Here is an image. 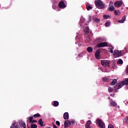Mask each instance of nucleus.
Instances as JSON below:
<instances>
[{
	"label": "nucleus",
	"mask_w": 128,
	"mask_h": 128,
	"mask_svg": "<svg viewBox=\"0 0 128 128\" xmlns=\"http://www.w3.org/2000/svg\"><path fill=\"white\" fill-rule=\"evenodd\" d=\"M128 84V78L124 81L120 82V83L117 84L114 86V90H120L122 88L123 86H127Z\"/></svg>",
	"instance_id": "obj_1"
},
{
	"label": "nucleus",
	"mask_w": 128,
	"mask_h": 128,
	"mask_svg": "<svg viewBox=\"0 0 128 128\" xmlns=\"http://www.w3.org/2000/svg\"><path fill=\"white\" fill-rule=\"evenodd\" d=\"M95 4L98 8H100V10H102V8H104V4L102 2L101 0L95 1Z\"/></svg>",
	"instance_id": "obj_2"
},
{
	"label": "nucleus",
	"mask_w": 128,
	"mask_h": 128,
	"mask_svg": "<svg viewBox=\"0 0 128 128\" xmlns=\"http://www.w3.org/2000/svg\"><path fill=\"white\" fill-rule=\"evenodd\" d=\"M101 64L103 66H108L110 68V62L108 60H101Z\"/></svg>",
	"instance_id": "obj_3"
},
{
	"label": "nucleus",
	"mask_w": 128,
	"mask_h": 128,
	"mask_svg": "<svg viewBox=\"0 0 128 128\" xmlns=\"http://www.w3.org/2000/svg\"><path fill=\"white\" fill-rule=\"evenodd\" d=\"M96 122H97V124H98L99 128H106V125L104 124V122L102 120L97 119Z\"/></svg>",
	"instance_id": "obj_4"
},
{
	"label": "nucleus",
	"mask_w": 128,
	"mask_h": 128,
	"mask_svg": "<svg viewBox=\"0 0 128 128\" xmlns=\"http://www.w3.org/2000/svg\"><path fill=\"white\" fill-rule=\"evenodd\" d=\"M114 58H120L122 56V52L118 51V50H114Z\"/></svg>",
	"instance_id": "obj_5"
},
{
	"label": "nucleus",
	"mask_w": 128,
	"mask_h": 128,
	"mask_svg": "<svg viewBox=\"0 0 128 128\" xmlns=\"http://www.w3.org/2000/svg\"><path fill=\"white\" fill-rule=\"evenodd\" d=\"M97 46L98 48H106V46H108V42H100L97 44Z\"/></svg>",
	"instance_id": "obj_6"
},
{
	"label": "nucleus",
	"mask_w": 128,
	"mask_h": 128,
	"mask_svg": "<svg viewBox=\"0 0 128 128\" xmlns=\"http://www.w3.org/2000/svg\"><path fill=\"white\" fill-rule=\"evenodd\" d=\"M122 1H116L114 2V6L116 8H120L121 6H122Z\"/></svg>",
	"instance_id": "obj_7"
},
{
	"label": "nucleus",
	"mask_w": 128,
	"mask_h": 128,
	"mask_svg": "<svg viewBox=\"0 0 128 128\" xmlns=\"http://www.w3.org/2000/svg\"><path fill=\"white\" fill-rule=\"evenodd\" d=\"M66 6L63 1H61L59 2L58 8H64Z\"/></svg>",
	"instance_id": "obj_8"
},
{
	"label": "nucleus",
	"mask_w": 128,
	"mask_h": 128,
	"mask_svg": "<svg viewBox=\"0 0 128 128\" xmlns=\"http://www.w3.org/2000/svg\"><path fill=\"white\" fill-rule=\"evenodd\" d=\"M64 128H68L70 126V121L66 120L64 122Z\"/></svg>",
	"instance_id": "obj_9"
},
{
	"label": "nucleus",
	"mask_w": 128,
	"mask_h": 128,
	"mask_svg": "<svg viewBox=\"0 0 128 128\" xmlns=\"http://www.w3.org/2000/svg\"><path fill=\"white\" fill-rule=\"evenodd\" d=\"M20 128H26V123L24 121L19 122Z\"/></svg>",
	"instance_id": "obj_10"
},
{
	"label": "nucleus",
	"mask_w": 128,
	"mask_h": 128,
	"mask_svg": "<svg viewBox=\"0 0 128 128\" xmlns=\"http://www.w3.org/2000/svg\"><path fill=\"white\" fill-rule=\"evenodd\" d=\"M100 51L97 50L95 53V58L98 60L100 58Z\"/></svg>",
	"instance_id": "obj_11"
},
{
	"label": "nucleus",
	"mask_w": 128,
	"mask_h": 128,
	"mask_svg": "<svg viewBox=\"0 0 128 128\" xmlns=\"http://www.w3.org/2000/svg\"><path fill=\"white\" fill-rule=\"evenodd\" d=\"M90 124H92V121L90 120H88L85 126L86 128H90Z\"/></svg>",
	"instance_id": "obj_12"
},
{
	"label": "nucleus",
	"mask_w": 128,
	"mask_h": 128,
	"mask_svg": "<svg viewBox=\"0 0 128 128\" xmlns=\"http://www.w3.org/2000/svg\"><path fill=\"white\" fill-rule=\"evenodd\" d=\"M10 128H20V126L16 123H14L12 124Z\"/></svg>",
	"instance_id": "obj_13"
},
{
	"label": "nucleus",
	"mask_w": 128,
	"mask_h": 128,
	"mask_svg": "<svg viewBox=\"0 0 128 128\" xmlns=\"http://www.w3.org/2000/svg\"><path fill=\"white\" fill-rule=\"evenodd\" d=\"M64 120H68V112H66L64 114Z\"/></svg>",
	"instance_id": "obj_14"
},
{
	"label": "nucleus",
	"mask_w": 128,
	"mask_h": 128,
	"mask_svg": "<svg viewBox=\"0 0 128 128\" xmlns=\"http://www.w3.org/2000/svg\"><path fill=\"white\" fill-rule=\"evenodd\" d=\"M116 82H118V80L114 79V80H112V81L110 83V86H114V84H116Z\"/></svg>",
	"instance_id": "obj_15"
},
{
	"label": "nucleus",
	"mask_w": 128,
	"mask_h": 128,
	"mask_svg": "<svg viewBox=\"0 0 128 128\" xmlns=\"http://www.w3.org/2000/svg\"><path fill=\"white\" fill-rule=\"evenodd\" d=\"M38 122L40 126H44V122H42V119H40Z\"/></svg>",
	"instance_id": "obj_16"
},
{
	"label": "nucleus",
	"mask_w": 128,
	"mask_h": 128,
	"mask_svg": "<svg viewBox=\"0 0 128 128\" xmlns=\"http://www.w3.org/2000/svg\"><path fill=\"white\" fill-rule=\"evenodd\" d=\"M60 104V103L58 101H54L53 104V106L56 107L58 106V105Z\"/></svg>",
	"instance_id": "obj_17"
},
{
	"label": "nucleus",
	"mask_w": 128,
	"mask_h": 128,
	"mask_svg": "<svg viewBox=\"0 0 128 128\" xmlns=\"http://www.w3.org/2000/svg\"><path fill=\"white\" fill-rule=\"evenodd\" d=\"M124 20H126V16H124L122 20H118V22L122 24L124 22Z\"/></svg>",
	"instance_id": "obj_18"
},
{
	"label": "nucleus",
	"mask_w": 128,
	"mask_h": 128,
	"mask_svg": "<svg viewBox=\"0 0 128 128\" xmlns=\"http://www.w3.org/2000/svg\"><path fill=\"white\" fill-rule=\"evenodd\" d=\"M110 104L111 106H118L116 102H114L113 100H111Z\"/></svg>",
	"instance_id": "obj_19"
},
{
	"label": "nucleus",
	"mask_w": 128,
	"mask_h": 128,
	"mask_svg": "<svg viewBox=\"0 0 128 128\" xmlns=\"http://www.w3.org/2000/svg\"><path fill=\"white\" fill-rule=\"evenodd\" d=\"M110 18V16L109 15H103V18L104 20H108V18Z\"/></svg>",
	"instance_id": "obj_20"
},
{
	"label": "nucleus",
	"mask_w": 128,
	"mask_h": 128,
	"mask_svg": "<svg viewBox=\"0 0 128 128\" xmlns=\"http://www.w3.org/2000/svg\"><path fill=\"white\" fill-rule=\"evenodd\" d=\"M124 64V61L122 59H120L118 62H117V64Z\"/></svg>",
	"instance_id": "obj_21"
},
{
	"label": "nucleus",
	"mask_w": 128,
	"mask_h": 128,
	"mask_svg": "<svg viewBox=\"0 0 128 128\" xmlns=\"http://www.w3.org/2000/svg\"><path fill=\"white\" fill-rule=\"evenodd\" d=\"M84 31L85 32H86V34H88V32H90V28H88V27H86Z\"/></svg>",
	"instance_id": "obj_22"
},
{
	"label": "nucleus",
	"mask_w": 128,
	"mask_h": 128,
	"mask_svg": "<svg viewBox=\"0 0 128 128\" xmlns=\"http://www.w3.org/2000/svg\"><path fill=\"white\" fill-rule=\"evenodd\" d=\"M87 51L88 52H92V48L88 47L87 48Z\"/></svg>",
	"instance_id": "obj_23"
},
{
	"label": "nucleus",
	"mask_w": 128,
	"mask_h": 128,
	"mask_svg": "<svg viewBox=\"0 0 128 128\" xmlns=\"http://www.w3.org/2000/svg\"><path fill=\"white\" fill-rule=\"evenodd\" d=\"M110 26V22L108 21H106V23L105 24V26L108 28V26Z\"/></svg>",
	"instance_id": "obj_24"
},
{
	"label": "nucleus",
	"mask_w": 128,
	"mask_h": 128,
	"mask_svg": "<svg viewBox=\"0 0 128 128\" xmlns=\"http://www.w3.org/2000/svg\"><path fill=\"white\" fill-rule=\"evenodd\" d=\"M114 47H112L111 48H109V52H110L111 54H112V52H114Z\"/></svg>",
	"instance_id": "obj_25"
},
{
	"label": "nucleus",
	"mask_w": 128,
	"mask_h": 128,
	"mask_svg": "<svg viewBox=\"0 0 128 128\" xmlns=\"http://www.w3.org/2000/svg\"><path fill=\"white\" fill-rule=\"evenodd\" d=\"M94 20L95 22H100V20L98 18H95L94 19Z\"/></svg>",
	"instance_id": "obj_26"
},
{
	"label": "nucleus",
	"mask_w": 128,
	"mask_h": 128,
	"mask_svg": "<svg viewBox=\"0 0 128 128\" xmlns=\"http://www.w3.org/2000/svg\"><path fill=\"white\" fill-rule=\"evenodd\" d=\"M86 8L88 10H92V7L90 6H86Z\"/></svg>",
	"instance_id": "obj_27"
},
{
	"label": "nucleus",
	"mask_w": 128,
	"mask_h": 128,
	"mask_svg": "<svg viewBox=\"0 0 128 128\" xmlns=\"http://www.w3.org/2000/svg\"><path fill=\"white\" fill-rule=\"evenodd\" d=\"M110 10H114V6H110L109 8Z\"/></svg>",
	"instance_id": "obj_28"
},
{
	"label": "nucleus",
	"mask_w": 128,
	"mask_h": 128,
	"mask_svg": "<svg viewBox=\"0 0 128 128\" xmlns=\"http://www.w3.org/2000/svg\"><path fill=\"white\" fill-rule=\"evenodd\" d=\"M114 14L116 16H120V12L116 10H114Z\"/></svg>",
	"instance_id": "obj_29"
},
{
	"label": "nucleus",
	"mask_w": 128,
	"mask_h": 128,
	"mask_svg": "<svg viewBox=\"0 0 128 128\" xmlns=\"http://www.w3.org/2000/svg\"><path fill=\"white\" fill-rule=\"evenodd\" d=\"M40 114H36L34 116V118H40Z\"/></svg>",
	"instance_id": "obj_30"
},
{
	"label": "nucleus",
	"mask_w": 128,
	"mask_h": 128,
	"mask_svg": "<svg viewBox=\"0 0 128 128\" xmlns=\"http://www.w3.org/2000/svg\"><path fill=\"white\" fill-rule=\"evenodd\" d=\"M31 128H38V126H36V124H32L31 125Z\"/></svg>",
	"instance_id": "obj_31"
},
{
	"label": "nucleus",
	"mask_w": 128,
	"mask_h": 128,
	"mask_svg": "<svg viewBox=\"0 0 128 128\" xmlns=\"http://www.w3.org/2000/svg\"><path fill=\"white\" fill-rule=\"evenodd\" d=\"M92 22V16H89L88 18V22Z\"/></svg>",
	"instance_id": "obj_32"
},
{
	"label": "nucleus",
	"mask_w": 128,
	"mask_h": 128,
	"mask_svg": "<svg viewBox=\"0 0 128 128\" xmlns=\"http://www.w3.org/2000/svg\"><path fill=\"white\" fill-rule=\"evenodd\" d=\"M108 90L109 92H112V91L114 90L111 87H109Z\"/></svg>",
	"instance_id": "obj_33"
},
{
	"label": "nucleus",
	"mask_w": 128,
	"mask_h": 128,
	"mask_svg": "<svg viewBox=\"0 0 128 128\" xmlns=\"http://www.w3.org/2000/svg\"><path fill=\"white\" fill-rule=\"evenodd\" d=\"M84 22V18H82L80 21V24H82L83 22Z\"/></svg>",
	"instance_id": "obj_34"
},
{
	"label": "nucleus",
	"mask_w": 128,
	"mask_h": 128,
	"mask_svg": "<svg viewBox=\"0 0 128 128\" xmlns=\"http://www.w3.org/2000/svg\"><path fill=\"white\" fill-rule=\"evenodd\" d=\"M102 81L103 82H108V79L106 78H102Z\"/></svg>",
	"instance_id": "obj_35"
},
{
	"label": "nucleus",
	"mask_w": 128,
	"mask_h": 128,
	"mask_svg": "<svg viewBox=\"0 0 128 128\" xmlns=\"http://www.w3.org/2000/svg\"><path fill=\"white\" fill-rule=\"evenodd\" d=\"M33 118H34V117H32V116H30V117L28 118V119H29L30 120V123H31L32 122Z\"/></svg>",
	"instance_id": "obj_36"
},
{
	"label": "nucleus",
	"mask_w": 128,
	"mask_h": 128,
	"mask_svg": "<svg viewBox=\"0 0 128 128\" xmlns=\"http://www.w3.org/2000/svg\"><path fill=\"white\" fill-rule=\"evenodd\" d=\"M108 128H114V126H112V124H110L108 126Z\"/></svg>",
	"instance_id": "obj_37"
},
{
	"label": "nucleus",
	"mask_w": 128,
	"mask_h": 128,
	"mask_svg": "<svg viewBox=\"0 0 128 128\" xmlns=\"http://www.w3.org/2000/svg\"><path fill=\"white\" fill-rule=\"evenodd\" d=\"M34 122H38V121L36 120H32L30 124H34Z\"/></svg>",
	"instance_id": "obj_38"
},
{
	"label": "nucleus",
	"mask_w": 128,
	"mask_h": 128,
	"mask_svg": "<svg viewBox=\"0 0 128 128\" xmlns=\"http://www.w3.org/2000/svg\"><path fill=\"white\" fill-rule=\"evenodd\" d=\"M56 124H57V126H60V122L59 121H56Z\"/></svg>",
	"instance_id": "obj_39"
},
{
	"label": "nucleus",
	"mask_w": 128,
	"mask_h": 128,
	"mask_svg": "<svg viewBox=\"0 0 128 128\" xmlns=\"http://www.w3.org/2000/svg\"><path fill=\"white\" fill-rule=\"evenodd\" d=\"M70 124H74V122H76L74 121V120H70Z\"/></svg>",
	"instance_id": "obj_40"
},
{
	"label": "nucleus",
	"mask_w": 128,
	"mask_h": 128,
	"mask_svg": "<svg viewBox=\"0 0 128 128\" xmlns=\"http://www.w3.org/2000/svg\"><path fill=\"white\" fill-rule=\"evenodd\" d=\"M53 128H58V127L56 126V125L53 124Z\"/></svg>",
	"instance_id": "obj_41"
},
{
	"label": "nucleus",
	"mask_w": 128,
	"mask_h": 128,
	"mask_svg": "<svg viewBox=\"0 0 128 128\" xmlns=\"http://www.w3.org/2000/svg\"><path fill=\"white\" fill-rule=\"evenodd\" d=\"M98 40L100 42H102V38H98Z\"/></svg>",
	"instance_id": "obj_42"
},
{
	"label": "nucleus",
	"mask_w": 128,
	"mask_h": 128,
	"mask_svg": "<svg viewBox=\"0 0 128 128\" xmlns=\"http://www.w3.org/2000/svg\"><path fill=\"white\" fill-rule=\"evenodd\" d=\"M111 96H114V94H110Z\"/></svg>",
	"instance_id": "obj_43"
},
{
	"label": "nucleus",
	"mask_w": 128,
	"mask_h": 128,
	"mask_svg": "<svg viewBox=\"0 0 128 128\" xmlns=\"http://www.w3.org/2000/svg\"><path fill=\"white\" fill-rule=\"evenodd\" d=\"M78 56H80V54H79L78 55Z\"/></svg>",
	"instance_id": "obj_44"
},
{
	"label": "nucleus",
	"mask_w": 128,
	"mask_h": 128,
	"mask_svg": "<svg viewBox=\"0 0 128 128\" xmlns=\"http://www.w3.org/2000/svg\"><path fill=\"white\" fill-rule=\"evenodd\" d=\"M78 46H82V44H78Z\"/></svg>",
	"instance_id": "obj_45"
},
{
	"label": "nucleus",
	"mask_w": 128,
	"mask_h": 128,
	"mask_svg": "<svg viewBox=\"0 0 128 128\" xmlns=\"http://www.w3.org/2000/svg\"><path fill=\"white\" fill-rule=\"evenodd\" d=\"M50 128V127H48V128Z\"/></svg>",
	"instance_id": "obj_46"
},
{
	"label": "nucleus",
	"mask_w": 128,
	"mask_h": 128,
	"mask_svg": "<svg viewBox=\"0 0 128 128\" xmlns=\"http://www.w3.org/2000/svg\"><path fill=\"white\" fill-rule=\"evenodd\" d=\"M127 104H128V102H127Z\"/></svg>",
	"instance_id": "obj_47"
},
{
	"label": "nucleus",
	"mask_w": 128,
	"mask_h": 128,
	"mask_svg": "<svg viewBox=\"0 0 128 128\" xmlns=\"http://www.w3.org/2000/svg\"><path fill=\"white\" fill-rule=\"evenodd\" d=\"M108 98H110L109 97Z\"/></svg>",
	"instance_id": "obj_48"
}]
</instances>
